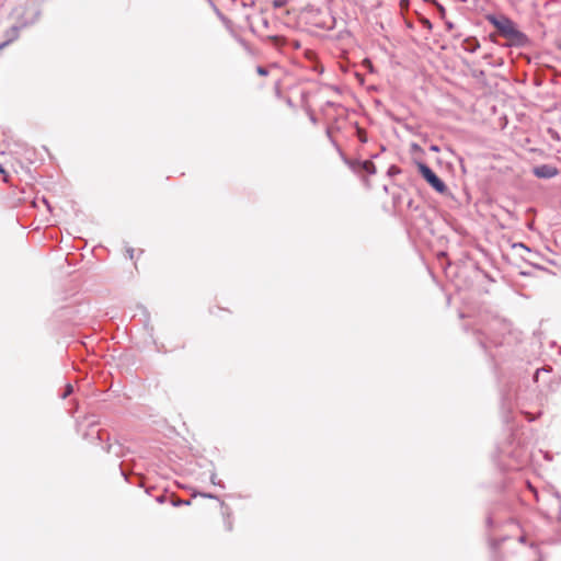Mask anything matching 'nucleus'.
Here are the masks:
<instances>
[{
  "label": "nucleus",
  "instance_id": "1",
  "mask_svg": "<svg viewBox=\"0 0 561 561\" xmlns=\"http://www.w3.org/2000/svg\"><path fill=\"white\" fill-rule=\"evenodd\" d=\"M486 19L502 35H522L514 23L504 15H488Z\"/></svg>",
  "mask_w": 561,
  "mask_h": 561
},
{
  "label": "nucleus",
  "instance_id": "2",
  "mask_svg": "<svg viewBox=\"0 0 561 561\" xmlns=\"http://www.w3.org/2000/svg\"><path fill=\"white\" fill-rule=\"evenodd\" d=\"M417 170L435 191L438 193L446 192L445 183L425 163L419 162Z\"/></svg>",
  "mask_w": 561,
  "mask_h": 561
},
{
  "label": "nucleus",
  "instance_id": "3",
  "mask_svg": "<svg viewBox=\"0 0 561 561\" xmlns=\"http://www.w3.org/2000/svg\"><path fill=\"white\" fill-rule=\"evenodd\" d=\"M533 172L539 179H551L559 173L558 169L550 164L537 165L533 169Z\"/></svg>",
  "mask_w": 561,
  "mask_h": 561
},
{
  "label": "nucleus",
  "instance_id": "4",
  "mask_svg": "<svg viewBox=\"0 0 561 561\" xmlns=\"http://www.w3.org/2000/svg\"><path fill=\"white\" fill-rule=\"evenodd\" d=\"M233 530V522L229 512L222 511V528L221 533L229 534Z\"/></svg>",
  "mask_w": 561,
  "mask_h": 561
},
{
  "label": "nucleus",
  "instance_id": "5",
  "mask_svg": "<svg viewBox=\"0 0 561 561\" xmlns=\"http://www.w3.org/2000/svg\"><path fill=\"white\" fill-rule=\"evenodd\" d=\"M478 46L477 37H465L462 41V47L468 51H474Z\"/></svg>",
  "mask_w": 561,
  "mask_h": 561
},
{
  "label": "nucleus",
  "instance_id": "6",
  "mask_svg": "<svg viewBox=\"0 0 561 561\" xmlns=\"http://www.w3.org/2000/svg\"><path fill=\"white\" fill-rule=\"evenodd\" d=\"M360 167L367 173H375L376 172L375 164L371 161H369V160L364 161L360 164Z\"/></svg>",
  "mask_w": 561,
  "mask_h": 561
},
{
  "label": "nucleus",
  "instance_id": "7",
  "mask_svg": "<svg viewBox=\"0 0 561 561\" xmlns=\"http://www.w3.org/2000/svg\"><path fill=\"white\" fill-rule=\"evenodd\" d=\"M286 4V0H273L272 1V5L273 8L277 9V8H282Z\"/></svg>",
  "mask_w": 561,
  "mask_h": 561
},
{
  "label": "nucleus",
  "instance_id": "8",
  "mask_svg": "<svg viewBox=\"0 0 561 561\" xmlns=\"http://www.w3.org/2000/svg\"><path fill=\"white\" fill-rule=\"evenodd\" d=\"M0 173L3 175V181L5 183H8L9 182V175H8L7 171L3 169L1 163H0Z\"/></svg>",
  "mask_w": 561,
  "mask_h": 561
},
{
  "label": "nucleus",
  "instance_id": "9",
  "mask_svg": "<svg viewBox=\"0 0 561 561\" xmlns=\"http://www.w3.org/2000/svg\"><path fill=\"white\" fill-rule=\"evenodd\" d=\"M0 173L3 175V181L5 183H8L9 182V175H8L7 171L3 169L1 163H0Z\"/></svg>",
  "mask_w": 561,
  "mask_h": 561
},
{
  "label": "nucleus",
  "instance_id": "10",
  "mask_svg": "<svg viewBox=\"0 0 561 561\" xmlns=\"http://www.w3.org/2000/svg\"><path fill=\"white\" fill-rule=\"evenodd\" d=\"M274 42V45L278 46L283 43V39L284 37H278V36H275V37H271Z\"/></svg>",
  "mask_w": 561,
  "mask_h": 561
},
{
  "label": "nucleus",
  "instance_id": "11",
  "mask_svg": "<svg viewBox=\"0 0 561 561\" xmlns=\"http://www.w3.org/2000/svg\"><path fill=\"white\" fill-rule=\"evenodd\" d=\"M256 72H257L260 76H266V75H267V69H266V68H264V67H257Z\"/></svg>",
  "mask_w": 561,
  "mask_h": 561
},
{
  "label": "nucleus",
  "instance_id": "12",
  "mask_svg": "<svg viewBox=\"0 0 561 561\" xmlns=\"http://www.w3.org/2000/svg\"><path fill=\"white\" fill-rule=\"evenodd\" d=\"M364 65L371 71L373 70V65H371V61L369 59H365L364 60Z\"/></svg>",
  "mask_w": 561,
  "mask_h": 561
},
{
  "label": "nucleus",
  "instance_id": "13",
  "mask_svg": "<svg viewBox=\"0 0 561 561\" xmlns=\"http://www.w3.org/2000/svg\"><path fill=\"white\" fill-rule=\"evenodd\" d=\"M513 38L516 39L513 42L515 44V43H519L524 37L517 36V37H513Z\"/></svg>",
  "mask_w": 561,
  "mask_h": 561
},
{
  "label": "nucleus",
  "instance_id": "14",
  "mask_svg": "<svg viewBox=\"0 0 561 561\" xmlns=\"http://www.w3.org/2000/svg\"><path fill=\"white\" fill-rule=\"evenodd\" d=\"M9 154H13V153H18L16 151H13V150H9L8 152Z\"/></svg>",
  "mask_w": 561,
  "mask_h": 561
}]
</instances>
